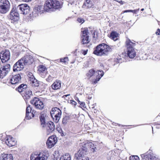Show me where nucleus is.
<instances>
[{
	"label": "nucleus",
	"mask_w": 160,
	"mask_h": 160,
	"mask_svg": "<svg viewBox=\"0 0 160 160\" xmlns=\"http://www.w3.org/2000/svg\"><path fill=\"white\" fill-rule=\"evenodd\" d=\"M114 48L115 46H109L104 43H101L96 47L93 53L98 56L106 55L108 52L111 51Z\"/></svg>",
	"instance_id": "obj_1"
},
{
	"label": "nucleus",
	"mask_w": 160,
	"mask_h": 160,
	"mask_svg": "<svg viewBox=\"0 0 160 160\" xmlns=\"http://www.w3.org/2000/svg\"><path fill=\"white\" fill-rule=\"evenodd\" d=\"M82 37H85L88 36L87 35L88 33V29L84 28L83 31H82Z\"/></svg>",
	"instance_id": "obj_38"
},
{
	"label": "nucleus",
	"mask_w": 160,
	"mask_h": 160,
	"mask_svg": "<svg viewBox=\"0 0 160 160\" xmlns=\"http://www.w3.org/2000/svg\"><path fill=\"white\" fill-rule=\"evenodd\" d=\"M156 34L157 35H160V30L159 29H158V31L157 32H156Z\"/></svg>",
	"instance_id": "obj_53"
},
{
	"label": "nucleus",
	"mask_w": 160,
	"mask_h": 160,
	"mask_svg": "<svg viewBox=\"0 0 160 160\" xmlns=\"http://www.w3.org/2000/svg\"><path fill=\"white\" fill-rule=\"evenodd\" d=\"M58 114L61 115L62 112L61 110L58 108L55 107L52 109L51 112V115H56Z\"/></svg>",
	"instance_id": "obj_22"
},
{
	"label": "nucleus",
	"mask_w": 160,
	"mask_h": 160,
	"mask_svg": "<svg viewBox=\"0 0 160 160\" xmlns=\"http://www.w3.org/2000/svg\"><path fill=\"white\" fill-rule=\"evenodd\" d=\"M126 43L128 56L131 58H133L136 56V53L137 50L134 48L135 43L132 42L129 39L126 40Z\"/></svg>",
	"instance_id": "obj_3"
},
{
	"label": "nucleus",
	"mask_w": 160,
	"mask_h": 160,
	"mask_svg": "<svg viewBox=\"0 0 160 160\" xmlns=\"http://www.w3.org/2000/svg\"><path fill=\"white\" fill-rule=\"evenodd\" d=\"M10 66L9 64H7L3 66L0 69V78H3L10 72Z\"/></svg>",
	"instance_id": "obj_8"
},
{
	"label": "nucleus",
	"mask_w": 160,
	"mask_h": 160,
	"mask_svg": "<svg viewBox=\"0 0 160 160\" xmlns=\"http://www.w3.org/2000/svg\"><path fill=\"white\" fill-rule=\"evenodd\" d=\"M43 128H46L48 134L52 132L55 130V125L51 121H48L46 124L43 126Z\"/></svg>",
	"instance_id": "obj_13"
},
{
	"label": "nucleus",
	"mask_w": 160,
	"mask_h": 160,
	"mask_svg": "<svg viewBox=\"0 0 160 160\" xmlns=\"http://www.w3.org/2000/svg\"><path fill=\"white\" fill-rule=\"evenodd\" d=\"M19 12L17 10L16 7L13 8L11 11L9 18L11 20L13 21L14 22L18 21L19 19Z\"/></svg>",
	"instance_id": "obj_6"
},
{
	"label": "nucleus",
	"mask_w": 160,
	"mask_h": 160,
	"mask_svg": "<svg viewBox=\"0 0 160 160\" xmlns=\"http://www.w3.org/2000/svg\"><path fill=\"white\" fill-rule=\"evenodd\" d=\"M31 107L30 105H28L26 109V114H27V116L28 115V113H29V112H31Z\"/></svg>",
	"instance_id": "obj_41"
},
{
	"label": "nucleus",
	"mask_w": 160,
	"mask_h": 160,
	"mask_svg": "<svg viewBox=\"0 0 160 160\" xmlns=\"http://www.w3.org/2000/svg\"><path fill=\"white\" fill-rule=\"evenodd\" d=\"M77 99H76V100L78 102V103L82 107L84 108H85L86 107L85 104L84 102H81L79 100V99L77 98Z\"/></svg>",
	"instance_id": "obj_42"
},
{
	"label": "nucleus",
	"mask_w": 160,
	"mask_h": 160,
	"mask_svg": "<svg viewBox=\"0 0 160 160\" xmlns=\"http://www.w3.org/2000/svg\"><path fill=\"white\" fill-rule=\"evenodd\" d=\"M69 103L72 105H74V106L76 105L77 102L73 100H70Z\"/></svg>",
	"instance_id": "obj_50"
},
{
	"label": "nucleus",
	"mask_w": 160,
	"mask_h": 160,
	"mask_svg": "<svg viewBox=\"0 0 160 160\" xmlns=\"http://www.w3.org/2000/svg\"><path fill=\"white\" fill-rule=\"evenodd\" d=\"M19 13L26 15L29 13L30 11V8L27 4H22L16 7Z\"/></svg>",
	"instance_id": "obj_7"
},
{
	"label": "nucleus",
	"mask_w": 160,
	"mask_h": 160,
	"mask_svg": "<svg viewBox=\"0 0 160 160\" xmlns=\"http://www.w3.org/2000/svg\"><path fill=\"white\" fill-rule=\"evenodd\" d=\"M57 138L54 136L49 137L47 141V145L48 148H51L54 146L57 142Z\"/></svg>",
	"instance_id": "obj_11"
},
{
	"label": "nucleus",
	"mask_w": 160,
	"mask_h": 160,
	"mask_svg": "<svg viewBox=\"0 0 160 160\" xmlns=\"http://www.w3.org/2000/svg\"><path fill=\"white\" fill-rule=\"evenodd\" d=\"M139 10V8H138L137 9L134 10H131V12H133L135 14H136L137 13V12H138Z\"/></svg>",
	"instance_id": "obj_49"
},
{
	"label": "nucleus",
	"mask_w": 160,
	"mask_h": 160,
	"mask_svg": "<svg viewBox=\"0 0 160 160\" xmlns=\"http://www.w3.org/2000/svg\"><path fill=\"white\" fill-rule=\"evenodd\" d=\"M53 156H54V158H56V159H57V158H58L59 155L58 153V151H55L54 152V154H53Z\"/></svg>",
	"instance_id": "obj_48"
},
{
	"label": "nucleus",
	"mask_w": 160,
	"mask_h": 160,
	"mask_svg": "<svg viewBox=\"0 0 160 160\" xmlns=\"http://www.w3.org/2000/svg\"><path fill=\"white\" fill-rule=\"evenodd\" d=\"M53 77L51 76V75H49L48 78H47L46 80L48 82H50L52 81L53 79Z\"/></svg>",
	"instance_id": "obj_45"
},
{
	"label": "nucleus",
	"mask_w": 160,
	"mask_h": 160,
	"mask_svg": "<svg viewBox=\"0 0 160 160\" xmlns=\"http://www.w3.org/2000/svg\"><path fill=\"white\" fill-rule=\"evenodd\" d=\"M21 76L20 74L13 75L10 76V82L12 84H15L20 82Z\"/></svg>",
	"instance_id": "obj_12"
},
{
	"label": "nucleus",
	"mask_w": 160,
	"mask_h": 160,
	"mask_svg": "<svg viewBox=\"0 0 160 160\" xmlns=\"http://www.w3.org/2000/svg\"><path fill=\"white\" fill-rule=\"evenodd\" d=\"M16 141L15 139L10 136H8L6 140L5 143L9 147L14 146L16 143Z\"/></svg>",
	"instance_id": "obj_17"
},
{
	"label": "nucleus",
	"mask_w": 160,
	"mask_h": 160,
	"mask_svg": "<svg viewBox=\"0 0 160 160\" xmlns=\"http://www.w3.org/2000/svg\"><path fill=\"white\" fill-rule=\"evenodd\" d=\"M31 104L33 105L35 108L38 109L42 110L44 107V104L40 99L34 97L30 101Z\"/></svg>",
	"instance_id": "obj_5"
},
{
	"label": "nucleus",
	"mask_w": 160,
	"mask_h": 160,
	"mask_svg": "<svg viewBox=\"0 0 160 160\" xmlns=\"http://www.w3.org/2000/svg\"><path fill=\"white\" fill-rule=\"evenodd\" d=\"M0 6H9V3L8 0H0Z\"/></svg>",
	"instance_id": "obj_35"
},
{
	"label": "nucleus",
	"mask_w": 160,
	"mask_h": 160,
	"mask_svg": "<svg viewBox=\"0 0 160 160\" xmlns=\"http://www.w3.org/2000/svg\"><path fill=\"white\" fill-rule=\"evenodd\" d=\"M87 151L82 149L74 154V160H89L87 156Z\"/></svg>",
	"instance_id": "obj_4"
},
{
	"label": "nucleus",
	"mask_w": 160,
	"mask_h": 160,
	"mask_svg": "<svg viewBox=\"0 0 160 160\" xmlns=\"http://www.w3.org/2000/svg\"><path fill=\"white\" fill-rule=\"evenodd\" d=\"M86 76L87 78L88 79H89L92 76L95 77V71L93 69H90L87 73Z\"/></svg>",
	"instance_id": "obj_29"
},
{
	"label": "nucleus",
	"mask_w": 160,
	"mask_h": 160,
	"mask_svg": "<svg viewBox=\"0 0 160 160\" xmlns=\"http://www.w3.org/2000/svg\"><path fill=\"white\" fill-rule=\"evenodd\" d=\"M104 72L102 71L98 70L95 72V78H94V79L92 81V83L93 84H96L98 81L103 76Z\"/></svg>",
	"instance_id": "obj_14"
},
{
	"label": "nucleus",
	"mask_w": 160,
	"mask_h": 160,
	"mask_svg": "<svg viewBox=\"0 0 160 160\" xmlns=\"http://www.w3.org/2000/svg\"><path fill=\"white\" fill-rule=\"evenodd\" d=\"M34 116V115L32 112H29L28 113V116H27V114H26V118L27 119H30L32 118Z\"/></svg>",
	"instance_id": "obj_39"
},
{
	"label": "nucleus",
	"mask_w": 160,
	"mask_h": 160,
	"mask_svg": "<svg viewBox=\"0 0 160 160\" xmlns=\"http://www.w3.org/2000/svg\"><path fill=\"white\" fill-rule=\"evenodd\" d=\"M31 160H38V154H32L30 157Z\"/></svg>",
	"instance_id": "obj_40"
},
{
	"label": "nucleus",
	"mask_w": 160,
	"mask_h": 160,
	"mask_svg": "<svg viewBox=\"0 0 160 160\" xmlns=\"http://www.w3.org/2000/svg\"><path fill=\"white\" fill-rule=\"evenodd\" d=\"M87 51H88V50H87L83 51V52H82V54L84 55H86L87 54Z\"/></svg>",
	"instance_id": "obj_52"
},
{
	"label": "nucleus",
	"mask_w": 160,
	"mask_h": 160,
	"mask_svg": "<svg viewBox=\"0 0 160 160\" xmlns=\"http://www.w3.org/2000/svg\"><path fill=\"white\" fill-rule=\"evenodd\" d=\"M46 115L44 114H41L39 116L41 124L43 127V126L45 125L48 122L46 121Z\"/></svg>",
	"instance_id": "obj_24"
},
{
	"label": "nucleus",
	"mask_w": 160,
	"mask_h": 160,
	"mask_svg": "<svg viewBox=\"0 0 160 160\" xmlns=\"http://www.w3.org/2000/svg\"><path fill=\"white\" fill-rule=\"evenodd\" d=\"M27 89V85H26L22 84L18 87L17 89L19 92L22 93Z\"/></svg>",
	"instance_id": "obj_27"
},
{
	"label": "nucleus",
	"mask_w": 160,
	"mask_h": 160,
	"mask_svg": "<svg viewBox=\"0 0 160 160\" xmlns=\"http://www.w3.org/2000/svg\"><path fill=\"white\" fill-rule=\"evenodd\" d=\"M60 8V2L57 0H47L44 6V10L47 12L54 11Z\"/></svg>",
	"instance_id": "obj_2"
},
{
	"label": "nucleus",
	"mask_w": 160,
	"mask_h": 160,
	"mask_svg": "<svg viewBox=\"0 0 160 160\" xmlns=\"http://www.w3.org/2000/svg\"><path fill=\"white\" fill-rule=\"evenodd\" d=\"M95 31H94V32H93V38H95Z\"/></svg>",
	"instance_id": "obj_56"
},
{
	"label": "nucleus",
	"mask_w": 160,
	"mask_h": 160,
	"mask_svg": "<svg viewBox=\"0 0 160 160\" xmlns=\"http://www.w3.org/2000/svg\"><path fill=\"white\" fill-rule=\"evenodd\" d=\"M91 150L93 152H97L98 151V148L96 145H94L93 144H91L90 146Z\"/></svg>",
	"instance_id": "obj_36"
},
{
	"label": "nucleus",
	"mask_w": 160,
	"mask_h": 160,
	"mask_svg": "<svg viewBox=\"0 0 160 160\" xmlns=\"http://www.w3.org/2000/svg\"><path fill=\"white\" fill-rule=\"evenodd\" d=\"M51 115L53 121L56 122H58L60 119L61 115L58 114L56 115Z\"/></svg>",
	"instance_id": "obj_34"
},
{
	"label": "nucleus",
	"mask_w": 160,
	"mask_h": 160,
	"mask_svg": "<svg viewBox=\"0 0 160 160\" xmlns=\"http://www.w3.org/2000/svg\"><path fill=\"white\" fill-rule=\"evenodd\" d=\"M61 82L60 81H58L54 82L52 85V87L53 90L59 89L61 87Z\"/></svg>",
	"instance_id": "obj_23"
},
{
	"label": "nucleus",
	"mask_w": 160,
	"mask_h": 160,
	"mask_svg": "<svg viewBox=\"0 0 160 160\" xmlns=\"http://www.w3.org/2000/svg\"><path fill=\"white\" fill-rule=\"evenodd\" d=\"M22 94L24 98L26 99H29L32 96V91L28 88L23 93H22Z\"/></svg>",
	"instance_id": "obj_18"
},
{
	"label": "nucleus",
	"mask_w": 160,
	"mask_h": 160,
	"mask_svg": "<svg viewBox=\"0 0 160 160\" xmlns=\"http://www.w3.org/2000/svg\"><path fill=\"white\" fill-rule=\"evenodd\" d=\"M69 117L68 116H65L62 120V123L64 125H66L69 120Z\"/></svg>",
	"instance_id": "obj_37"
},
{
	"label": "nucleus",
	"mask_w": 160,
	"mask_h": 160,
	"mask_svg": "<svg viewBox=\"0 0 160 160\" xmlns=\"http://www.w3.org/2000/svg\"><path fill=\"white\" fill-rule=\"evenodd\" d=\"M70 95V94H67V95H65L64 96H63V97H67V96H69Z\"/></svg>",
	"instance_id": "obj_57"
},
{
	"label": "nucleus",
	"mask_w": 160,
	"mask_h": 160,
	"mask_svg": "<svg viewBox=\"0 0 160 160\" xmlns=\"http://www.w3.org/2000/svg\"><path fill=\"white\" fill-rule=\"evenodd\" d=\"M131 10H125L122 12V14L123 13L125 12H131Z\"/></svg>",
	"instance_id": "obj_51"
},
{
	"label": "nucleus",
	"mask_w": 160,
	"mask_h": 160,
	"mask_svg": "<svg viewBox=\"0 0 160 160\" xmlns=\"http://www.w3.org/2000/svg\"><path fill=\"white\" fill-rule=\"evenodd\" d=\"M10 52L9 50L2 51L0 53V58L2 63H4L10 59Z\"/></svg>",
	"instance_id": "obj_9"
},
{
	"label": "nucleus",
	"mask_w": 160,
	"mask_h": 160,
	"mask_svg": "<svg viewBox=\"0 0 160 160\" xmlns=\"http://www.w3.org/2000/svg\"><path fill=\"white\" fill-rule=\"evenodd\" d=\"M144 10V8H142L141 9V11H143Z\"/></svg>",
	"instance_id": "obj_58"
},
{
	"label": "nucleus",
	"mask_w": 160,
	"mask_h": 160,
	"mask_svg": "<svg viewBox=\"0 0 160 160\" xmlns=\"http://www.w3.org/2000/svg\"><path fill=\"white\" fill-rule=\"evenodd\" d=\"M24 65L20 60H19L14 65L13 70L14 72L22 70L24 67Z\"/></svg>",
	"instance_id": "obj_15"
},
{
	"label": "nucleus",
	"mask_w": 160,
	"mask_h": 160,
	"mask_svg": "<svg viewBox=\"0 0 160 160\" xmlns=\"http://www.w3.org/2000/svg\"><path fill=\"white\" fill-rule=\"evenodd\" d=\"M47 156H46L45 154L44 153H40L38 154V160H47Z\"/></svg>",
	"instance_id": "obj_30"
},
{
	"label": "nucleus",
	"mask_w": 160,
	"mask_h": 160,
	"mask_svg": "<svg viewBox=\"0 0 160 160\" xmlns=\"http://www.w3.org/2000/svg\"><path fill=\"white\" fill-rule=\"evenodd\" d=\"M58 132L61 134L62 136H63L65 135V133H64L62 131V130L61 128H59L58 130Z\"/></svg>",
	"instance_id": "obj_47"
},
{
	"label": "nucleus",
	"mask_w": 160,
	"mask_h": 160,
	"mask_svg": "<svg viewBox=\"0 0 160 160\" xmlns=\"http://www.w3.org/2000/svg\"><path fill=\"white\" fill-rule=\"evenodd\" d=\"M93 4L92 0H86L82 6L83 8H92L93 6Z\"/></svg>",
	"instance_id": "obj_20"
},
{
	"label": "nucleus",
	"mask_w": 160,
	"mask_h": 160,
	"mask_svg": "<svg viewBox=\"0 0 160 160\" xmlns=\"http://www.w3.org/2000/svg\"><path fill=\"white\" fill-rule=\"evenodd\" d=\"M68 61V58L67 57H65L63 58H61L60 59V62H63L66 63Z\"/></svg>",
	"instance_id": "obj_44"
},
{
	"label": "nucleus",
	"mask_w": 160,
	"mask_h": 160,
	"mask_svg": "<svg viewBox=\"0 0 160 160\" xmlns=\"http://www.w3.org/2000/svg\"><path fill=\"white\" fill-rule=\"evenodd\" d=\"M38 71L41 73V75L42 76V78L44 77V76H43L42 73H45V75L46 74L47 69L43 65H41L39 66Z\"/></svg>",
	"instance_id": "obj_25"
},
{
	"label": "nucleus",
	"mask_w": 160,
	"mask_h": 160,
	"mask_svg": "<svg viewBox=\"0 0 160 160\" xmlns=\"http://www.w3.org/2000/svg\"><path fill=\"white\" fill-rule=\"evenodd\" d=\"M42 8H41V6H38L37 7H36L33 10V13H36V14L38 15L39 14H40L42 12Z\"/></svg>",
	"instance_id": "obj_28"
},
{
	"label": "nucleus",
	"mask_w": 160,
	"mask_h": 160,
	"mask_svg": "<svg viewBox=\"0 0 160 160\" xmlns=\"http://www.w3.org/2000/svg\"><path fill=\"white\" fill-rule=\"evenodd\" d=\"M77 20L79 23H83L84 22V20L82 18H78Z\"/></svg>",
	"instance_id": "obj_46"
},
{
	"label": "nucleus",
	"mask_w": 160,
	"mask_h": 160,
	"mask_svg": "<svg viewBox=\"0 0 160 160\" xmlns=\"http://www.w3.org/2000/svg\"><path fill=\"white\" fill-rule=\"evenodd\" d=\"M0 160H13L12 154L2 153L0 155Z\"/></svg>",
	"instance_id": "obj_19"
},
{
	"label": "nucleus",
	"mask_w": 160,
	"mask_h": 160,
	"mask_svg": "<svg viewBox=\"0 0 160 160\" xmlns=\"http://www.w3.org/2000/svg\"><path fill=\"white\" fill-rule=\"evenodd\" d=\"M141 157L142 158L145 159H148L149 160H156V157L153 155L146 153L141 155Z\"/></svg>",
	"instance_id": "obj_21"
},
{
	"label": "nucleus",
	"mask_w": 160,
	"mask_h": 160,
	"mask_svg": "<svg viewBox=\"0 0 160 160\" xmlns=\"http://www.w3.org/2000/svg\"><path fill=\"white\" fill-rule=\"evenodd\" d=\"M29 76H28L29 80L30 82L33 87H37L39 86V81L36 79L32 73L29 74Z\"/></svg>",
	"instance_id": "obj_16"
},
{
	"label": "nucleus",
	"mask_w": 160,
	"mask_h": 160,
	"mask_svg": "<svg viewBox=\"0 0 160 160\" xmlns=\"http://www.w3.org/2000/svg\"><path fill=\"white\" fill-rule=\"evenodd\" d=\"M82 42L81 43L83 44H85L86 43H88L89 42V36H86L84 37H82Z\"/></svg>",
	"instance_id": "obj_33"
},
{
	"label": "nucleus",
	"mask_w": 160,
	"mask_h": 160,
	"mask_svg": "<svg viewBox=\"0 0 160 160\" xmlns=\"http://www.w3.org/2000/svg\"><path fill=\"white\" fill-rule=\"evenodd\" d=\"M130 160H139L138 157L137 156H131L130 158Z\"/></svg>",
	"instance_id": "obj_43"
},
{
	"label": "nucleus",
	"mask_w": 160,
	"mask_h": 160,
	"mask_svg": "<svg viewBox=\"0 0 160 160\" xmlns=\"http://www.w3.org/2000/svg\"><path fill=\"white\" fill-rule=\"evenodd\" d=\"M69 2H70V3H71V4H72L73 3H74V2L76 0H69Z\"/></svg>",
	"instance_id": "obj_54"
},
{
	"label": "nucleus",
	"mask_w": 160,
	"mask_h": 160,
	"mask_svg": "<svg viewBox=\"0 0 160 160\" xmlns=\"http://www.w3.org/2000/svg\"><path fill=\"white\" fill-rule=\"evenodd\" d=\"M116 156L114 154H112V152H109L107 156V160H115Z\"/></svg>",
	"instance_id": "obj_31"
},
{
	"label": "nucleus",
	"mask_w": 160,
	"mask_h": 160,
	"mask_svg": "<svg viewBox=\"0 0 160 160\" xmlns=\"http://www.w3.org/2000/svg\"><path fill=\"white\" fill-rule=\"evenodd\" d=\"M59 160H71V157L69 154L67 153L62 156Z\"/></svg>",
	"instance_id": "obj_32"
},
{
	"label": "nucleus",
	"mask_w": 160,
	"mask_h": 160,
	"mask_svg": "<svg viewBox=\"0 0 160 160\" xmlns=\"http://www.w3.org/2000/svg\"><path fill=\"white\" fill-rule=\"evenodd\" d=\"M19 60L24 65L30 64L33 62L32 56L28 54L25 55Z\"/></svg>",
	"instance_id": "obj_10"
},
{
	"label": "nucleus",
	"mask_w": 160,
	"mask_h": 160,
	"mask_svg": "<svg viewBox=\"0 0 160 160\" xmlns=\"http://www.w3.org/2000/svg\"><path fill=\"white\" fill-rule=\"evenodd\" d=\"M19 1H22L24 2H28L31 1L32 0H19Z\"/></svg>",
	"instance_id": "obj_55"
},
{
	"label": "nucleus",
	"mask_w": 160,
	"mask_h": 160,
	"mask_svg": "<svg viewBox=\"0 0 160 160\" xmlns=\"http://www.w3.org/2000/svg\"><path fill=\"white\" fill-rule=\"evenodd\" d=\"M110 38L114 41L118 39V34L115 31H112L110 34Z\"/></svg>",
	"instance_id": "obj_26"
}]
</instances>
